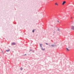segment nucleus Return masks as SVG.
<instances>
[{"label":"nucleus","mask_w":74,"mask_h":74,"mask_svg":"<svg viewBox=\"0 0 74 74\" xmlns=\"http://www.w3.org/2000/svg\"><path fill=\"white\" fill-rule=\"evenodd\" d=\"M58 31H59L60 29H58Z\"/></svg>","instance_id":"nucleus-13"},{"label":"nucleus","mask_w":74,"mask_h":74,"mask_svg":"<svg viewBox=\"0 0 74 74\" xmlns=\"http://www.w3.org/2000/svg\"><path fill=\"white\" fill-rule=\"evenodd\" d=\"M8 51H10V49L6 50L5 52H8Z\"/></svg>","instance_id":"nucleus-7"},{"label":"nucleus","mask_w":74,"mask_h":74,"mask_svg":"<svg viewBox=\"0 0 74 74\" xmlns=\"http://www.w3.org/2000/svg\"><path fill=\"white\" fill-rule=\"evenodd\" d=\"M55 4L56 5H57V6L58 5V3L56 2L55 3Z\"/></svg>","instance_id":"nucleus-4"},{"label":"nucleus","mask_w":74,"mask_h":74,"mask_svg":"<svg viewBox=\"0 0 74 74\" xmlns=\"http://www.w3.org/2000/svg\"><path fill=\"white\" fill-rule=\"evenodd\" d=\"M66 51H70V49H68V48H66Z\"/></svg>","instance_id":"nucleus-3"},{"label":"nucleus","mask_w":74,"mask_h":74,"mask_svg":"<svg viewBox=\"0 0 74 74\" xmlns=\"http://www.w3.org/2000/svg\"><path fill=\"white\" fill-rule=\"evenodd\" d=\"M40 46L41 47H42V45H41V44H40Z\"/></svg>","instance_id":"nucleus-8"},{"label":"nucleus","mask_w":74,"mask_h":74,"mask_svg":"<svg viewBox=\"0 0 74 74\" xmlns=\"http://www.w3.org/2000/svg\"><path fill=\"white\" fill-rule=\"evenodd\" d=\"M71 29H72V30H74V23L73 24V25H72L71 27Z\"/></svg>","instance_id":"nucleus-1"},{"label":"nucleus","mask_w":74,"mask_h":74,"mask_svg":"<svg viewBox=\"0 0 74 74\" xmlns=\"http://www.w3.org/2000/svg\"><path fill=\"white\" fill-rule=\"evenodd\" d=\"M46 44L47 45H48V44H47V43H46Z\"/></svg>","instance_id":"nucleus-16"},{"label":"nucleus","mask_w":74,"mask_h":74,"mask_svg":"<svg viewBox=\"0 0 74 74\" xmlns=\"http://www.w3.org/2000/svg\"><path fill=\"white\" fill-rule=\"evenodd\" d=\"M32 32H33V33H34V30H33Z\"/></svg>","instance_id":"nucleus-10"},{"label":"nucleus","mask_w":74,"mask_h":74,"mask_svg":"<svg viewBox=\"0 0 74 74\" xmlns=\"http://www.w3.org/2000/svg\"><path fill=\"white\" fill-rule=\"evenodd\" d=\"M57 22H58V23H59V21H58Z\"/></svg>","instance_id":"nucleus-12"},{"label":"nucleus","mask_w":74,"mask_h":74,"mask_svg":"<svg viewBox=\"0 0 74 74\" xmlns=\"http://www.w3.org/2000/svg\"><path fill=\"white\" fill-rule=\"evenodd\" d=\"M22 69H23L22 68H20L21 70H22Z\"/></svg>","instance_id":"nucleus-9"},{"label":"nucleus","mask_w":74,"mask_h":74,"mask_svg":"<svg viewBox=\"0 0 74 74\" xmlns=\"http://www.w3.org/2000/svg\"><path fill=\"white\" fill-rule=\"evenodd\" d=\"M66 2L65 1H63L62 3V5H64L65 4H66Z\"/></svg>","instance_id":"nucleus-2"},{"label":"nucleus","mask_w":74,"mask_h":74,"mask_svg":"<svg viewBox=\"0 0 74 74\" xmlns=\"http://www.w3.org/2000/svg\"><path fill=\"white\" fill-rule=\"evenodd\" d=\"M2 51V52L4 54V52H3V51Z\"/></svg>","instance_id":"nucleus-11"},{"label":"nucleus","mask_w":74,"mask_h":74,"mask_svg":"<svg viewBox=\"0 0 74 74\" xmlns=\"http://www.w3.org/2000/svg\"><path fill=\"white\" fill-rule=\"evenodd\" d=\"M16 44V43H15V42H13L12 44V45H15Z\"/></svg>","instance_id":"nucleus-5"},{"label":"nucleus","mask_w":74,"mask_h":74,"mask_svg":"<svg viewBox=\"0 0 74 74\" xmlns=\"http://www.w3.org/2000/svg\"><path fill=\"white\" fill-rule=\"evenodd\" d=\"M25 55V56L26 55V54H25V55Z\"/></svg>","instance_id":"nucleus-17"},{"label":"nucleus","mask_w":74,"mask_h":74,"mask_svg":"<svg viewBox=\"0 0 74 74\" xmlns=\"http://www.w3.org/2000/svg\"><path fill=\"white\" fill-rule=\"evenodd\" d=\"M51 46H52V47H53L54 46H53V45H52Z\"/></svg>","instance_id":"nucleus-15"},{"label":"nucleus","mask_w":74,"mask_h":74,"mask_svg":"<svg viewBox=\"0 0 74 74\" xmlns=\"http://www.w3.org/2000/svg\"><path fill=\"white\" fill-rule=\"evenodd\" d=\"M72 18H73V17H71V19H72Z\"/></svg>","instance_id":"nucleus-14"},{"label":"nucleus","mask_w":74,"mask_h":74,"mask_svg":"<svg viewBox=\"0 0 74 74\" xmlns=\"http://www.w3.org/2000/svg\"><path fill=\"white\" fill-rule=\"evenodd\" d=\"M42 51H45V48H42Z\"/></svg>","instance_id":"nucleus-6"}]
</instances>
